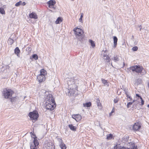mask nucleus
<instances>
[{
	"mask_svg": "<svg viewBox=\"0 0 149 149\" xmlns=\"http://www.w3.org/2000/svg\"><path fill=\"white\" fill-rule=\"evenodd\" d=\"M75 34L77 37L78 38L80 41L82 40L84 37L83 30L78 28H76L73 29Z\"/></svg>",
	"mask_w": 149,
	"mask_h": 149,
	"instance_id": "1",
	"label": "nucleus"
},
{
	"mask_svg": "<svg viewBox=\"0 0 149 149\" xmlns=\"http://www.w3.org/2000/svg\"><path fill=\"white\" fill-rule=\"evenodd\" d=\"M20 52V51L18 47H17L15 49V53L16 54L17 56L18 57H19V54Z\"/></svg>",
	"mask_w": 149,
	"mask_h": 149,
	"instance_id": "15",
	"label": "nucleus"
},
{
	"mask_svg": "<svg viewBox=\"0 0 149 149\" xmlns=\"http://www.w3.org/2000/svg\"><path fill=\"white\" fill-rule=\"evenodd\" d=\"M119 101V100L118 98H116L114 99V102L115 103H117Z\"/></svg>",
	"mask_w": 149,
	"mask_h": 149,
	"instance_id": "38",
	"label": "nucleus"
},
{
	"mask_svg": "<svg viewBox=\"0 0 149 149\" xmlns=\"http://www.w3.org/2000/svg\"><path fill=\"white\" fill-rule=\"evenodd\" d=\"M4 95L5 98H10L13 94V92L10 89L6 90L4 91Z\"/></svg>",
	"mask_w": 149,
	"mask_h": 149,
	"instance_id": "4",
	"label": "nucleus"
},
{
	"mask_svg": "<svg viewBox=\"0 0 149 149\" xmlns=\"http://www.w3.org/2000/svg\"><path fill=\"white\" fill-rule=\"evenodd\" d=\"M0 13L3 15L5 14V11L3 8L0 7Z\"/></svg>",
	"mask_w": 149,
	"mask_h": 149,
	"instance_id": "26",
	"label": "nucleus"
},
{
	"mask_svg": "<svg viewBox=\"0 0 149 149\" xmlns=\"http://www.w3.org/2000/svg\"><path fill=\"white\" fill-rule=\"evenodd\" d=\"M31 149H37V147H35L34 146H32L31 145L30 146Z\"/></svg>",
	"mask_w": 149,
	"mask_h": 149,
	"instance_id": "37",
	"label": "nucleus"
},
{
	"mask_svg": "<svg viewBox=\"0 0 149 149\" xmlns=\"http://www.w3.org/2000/svg\"><path fill=\"white\" fill-rule=\"evenodd\" d=\"M62 21V20L61 17H58L55 22L56 24H58Z\"/></svg>",
	"mask_w": 149,
	"mask_h": 149,
	"instance_id": "21",
	"label": "nucleus"
},
{
	"mask_svg": "<svg viewBox=\"0 0 149 149\" xmlns=\"http://www.w3.org/2000/svg\"><path fill=\"white\" fill-rule=\"evenodd\" d=\"M124 91L125 92V94H126V95L127 97H128V92H127V91L126 89V88L124 89Z\"/></svg>",
	"mask_w": 149,
	"mask_h": 149,
	"instance_id": "36",
	"label": "nucleus"
},
{
	"mask_svg": "<svg viewBox=\"0 0 149 149\" xmlns=\"http://www.w3.org/2000/svg\"><path fill=\"white\" fill-rule=\"evenodd\" d=\"M29 116L30 117L31 120H36L39 116V115L37 111H34L29 113Z\"/></svg>",
	"mask_w": 149,
	"mask_h": 149,
	"instance_id": "2",
	"label": "nucleus"
},
{
	"mask_svg": "<svg viewBox=\"0 0 149 149\" xmlns=\"http://www.w3.org/2000/svg\"><path fill=\"white\" fill-rule=\"evenodd\" d=\"M133 149H137V147H134L133 148Z\"/></svg>",
	"mask_w": 149,
	"mask_h": 149,
	"instance_id": "46",
	"label": "nucleus"
},
{
	"mask_svg": "<svg viewBox=\"0 0 149 149\" xmlns=\"http://www.w3.org/2000/svg\"><path fill=\"white\" fill-rule=\"evenodd\" d=\"M111 65H112V63H111Z\"/></svg>",
	"mask_w": 149,
	"mask_h": 149,
	"instance_id": "53",
	"label": "nucleus"
},
{
	"mask_svg": "<svg viewBox=\"0 0 149 149\" xmlns=\"http://www.w3.org/2000/svg\"><path fill=\"white\" fill-rule=\"evenodd\" d=\"M68 127L71 130L74 131H75L76 130V127L73 126L72 124H70L68 125Z\"/></svg>",
	"mask_w": 149,
	"mask_h": 149,
	"instance_id": "16",
	"label": "nucleus"
},
{
	"mask_svg": "<svg viewBox=\"0 0 149 149\" xmlns=\"http://www.w3.org/2000/svg\"><path fill=\"white\" fill-rule=\"evenodd\" d=\"M96 102H97V105L98 106H100L101 104L100 103V100H97Z\"/></svg>",
	"mask_w": 149,
	"mask_h": 149,
	"instance_id": "33",
	"label": "nucleus"
},
{
	"mask_svg": "<svg viewBox=\"0 0 149 149\" xmlns=\"http://www.w3.org/2000/svg\"><path fill=\"white\" fill-rule=\"evenodd\" d=\"M123 65H125V63H123Z\"/></svg>",
	"mask_w": 149,
	"mask_h": 149,
	"instance_id": "50",
	"label": "nucleus"
},
{
	"mask_svg": "<svg viewBox=\"0 0 149 149\" xmlns=\"http://www.w3.org/2000/svg\"><path fill=\"white\" fill-rule=\"evenodd\" d=\"M46 109L50 111L54 109L56 107L55 102H51L50 103H46Z\"/></svg>",
	"mask_w": 149,
	"mask_h": 149,
	"instance_id": "5",
	"label": "nucleus"
},
{
	"mask_svg": "<svg viewBox=\"0 0 149 149\" xmlns=\"http://www.w3.org/2000/svg\"><path fill=\"white\" fill-rule=\"evenodd\" d=\"M63 147L61 146H60V147L61 148V149H66V147L65 145V146L63 145Z\"/></svg>",
	"mask_w": 149,
	"mask_h": 149,
	"instance_id": "39",
	"label": "nucleus"
},
{
	"mask_svg": "<svg viewBox=\"0 0 149 149\" xmlns=\"http://www.w3.org/2000/svg\"><path fill=\"white\" fill-rule=\"evenodd\" d=\"M132 104L131 102H129L127 103V108H129L130 107V106Z\"/></svg>",
	"mask_w": 149,
	"mask_h": 149,
	"instance_id": "34",
	"label": "nucleus"
},
{
	"mask_svg": "<svg viewBox=\"0 0 149 149\" xmlns=\"http://www.w3.org/2000/svg\"><path fill=\"white\" fill-rule=\"evenodd\" d=\"M22 3V1H20L19 2H17L15 4V6H16L17 7L19 6H20V5Z\"/></svg>",
	"mask_w": 149,
	"mask_h": 149,
	"instance_id": "30",
	"label": "nucleus"
},
{
	"mask_svg": "<svg viewBox=\"0 0 149 149\" xmlns=\"http://www.w3.org/2000/svg\"><path fill=\"white\" fill-rule=\"evenodd\" d=\"M130 69L133 71H135L137 73H141L143 69V68L141 66H133L130 67Z\"/></svg>",
	"mask_w": 149,
	"mask_h": 149,
	"instance_id": "3",
	"label": "nucleus"
},
{
	"mask_svg": "<svg viewBox=\"0 0 149 149\" xmlns=\"http://www.w3.org/2000/svg\"><path fill=\"white\" fill-rule=\"evenodd\" d=\"M114 110L113 109L112 110V111H111V112L110 113V114H109V115H110V116H111V113H113L114 112Z\"/></svg>",
	"mask_w": 149,
	"mask_h": 149,
	"instance_id": "43",
	"label": "nucleus"
},
{
	"mask_svg": "<svg viewBox=\"0 0 149 149\" xmlns=\"http://www.w3.org/2000/svg\"><path fill=\"white\" fill-rule=\"evenodd\" d=\"M29 16L30 18L34 19H36L38 18L37 15L34 12L30 13L29 15Z\"/></svg>",
	"mask_w": 149,
	"mask_h": 149,
	"instance_id": "13",
	"label": "nucleus"
},
{
	"mask_svg": "<svg viewBox=\"0 0 149 149\" xmlns=\"http://www.w3.org/2000/svg\"><path fill=\"white\" fill-rule=\"evenodd\" d=\"M102 54H103V56L104 59L108 60V62L109 61V57L108 56V53L107 50H103L102 51Z\"/></svg>",
	"mask_w": 149,
	"mask_h": 149,
	"instance_id": "7",
	"label": "nucleus"
},
{
	"mask_svg": "<svg viewBox=\"0 0 149 149\" xmlns=\"http://www.w3.org/2000/svg\"><path fill=\"white\" fill-rule=\"evenodd\" d=\"M68 93H70V95H71V93H70V91H69V90H68Z\"/></svg>",
	"mask_w": 149,
	"mask_h": 149,
	"instance_id": "47",
	"label": "nucleus"
},
{
	"mask_svg": "<svg viewBox=\"0 0 149 149\" xmlns=\"http://www.w3.org/2000/svg\"><path fill=\"white\" fill-rule=\"evenodd\" d=\"M135 101H136V100H133L132 102H132V104H133V103L134 102H135Z\"/></svg>",
	"mask_w": 149,
	"mask_h": 149,
	"instance_id": "45",
	"label": "nucleus"
},
{
	"mask_svg": "<svg viewBox=\"0 0 149 149\" xmlns=\"http://www.w3.org/2000/svg\"><path fill=\"white\" fill-rule=\"evenodd\" d=\"M101 80L102 81V83L104 84V86H109L107 80L103 79H102Z\"/></svg>",
	"mask_w": 149,
	"mask_h": 149,
	"instance_id": "22",
	"label": "nucleus"
},
{
	"mask_svg": "<svg viewBox=\"0 0 149 149\" xmlns=\"http://www.w3.org/2000/svg\"><path fill=\"white\" fill-rule=\"evenodd\" d=\"M91 105V102H88L83 104V106L84 107H90Z\"/></svg>",
	"mask_w": 149,
	"mask_h": 149,
	"instance_id": "20",
	"label": "nucleus"
},
{
	"mask_svg": "<svg viewBox=\"0 0 149 149\" xmlns=\"http://www.w3.org/2000/svg\"><path fill=\"white\" fill-rule=\"evenodd\" d=\"M73 83V81H71L70 80H68L67 81V84L69 86L72 84Z\"/></svg>",
	"mask_w": 149,
	"mask_h": 149,
	"instance_id": "31",
	"label": "nucleus"
},
{
	"mask_svg": "<svg viewBox=\"0 0 149 149\" xmlns=\"http://www.w3.org/2000/svg\"><path fill=\"white\" fill-rule=\"evenodd\" d=\"M45 77L44 76H42L40 74H39L37 76V79L38 80V81L40 82L44 81L45 80Z\"/></svg>",
	"mask_w": 149,
	"mask_h": 149,
	"instance_id": "11",
	"label": "nucleus"
},
{
	"mask_svg": "<svg viewBox=\"0 0 149 149\" xmlns=\"http://www.w3.org/2000/svg\"><path fill=\"white\" fill-rule=\"evenodd\" d=\"M127 98H128L130 99V100H129V101H131L132 100L131 97L130 96H129L128 95V97Z\"/></svg>",
	"mask_w": 149,
	"mask_h": 149,
	"instance_id": "42",
	"label": "nucleus"
},
{
	"mask_svg": "<svg viewBox=\"0 0 149 149\" xmlns=\"http://www.w3.org/2000/svg\"><path fill=\"white\" fill-rule=\"evenodd\" d=\"M138 49V47L137 46H134L132 48V50L134 52L136 51Z\"/></svg>",
	"mask_w": 149,
	"mask_h": 149,
	"instance_id": "29",
	"label": "nucleus"
},
{
	"mask_svg": "<svg viewBox=\"0 0 149 149\" xmlns=\"http://www.w3.org/2000/svg\"><path fill=\"white\" fill-rule=\"evenodd\" d=\"M120 60V57L118 56H114L113 57V61L114 62H117Z\"/></svg>",
	"mask_w": 149,
	"mask_h": 149,
	"instance_id": "19",
	"label": "nucleus"
},
{
	"mask_svg": "<svg viewBox=\"0 0 149 149\" xmlns=\"http://www.w3.org/2000/svg\"><path fill=\"white\" fill-rule=\"evenodd\" d=\"M83 16H84L83 14V13H81V16H80V18L79 19V22H82V23L83 22V21H82V18L83 17Z\"/></svg>",
	"mask_w": 149,
	"mask_h": 149,
	"instance_id": "27",
	"label": "nucleus"
},
{
	"mask_svg": "<svg viewBox=\"0 0 149 149\" xmlns=\"http://www.w3.org/2000/svg\"><path fill=\"white\" fill-rule=\"evenodd\" d=\"M136 96L139 97L140 99H141L142 97L141 96H140L138 94H136Z\"/></svg>",
	"mask_w": 149,
	"mask_h": 149,
	"instance_id": "41",
	"label": "nucleus"
},
{
	"mask_svg": "<svg viewBox=\"0 0 149 149\" xmlns=\"http://www.w3.org/2000/svg\"><path fill=\"white\" fill-rule=\"evenodd\" d=\"M1 66V71L2 72H3L4 71V70L5 69V68L3 66Z\"/></svg>",
	"mask_w": 149,
	"mask_h": 149,
	"instance_id": "32",
	"label": "nucleus"
},
{
	"mask_svg": "<svg viewBox=\"0 0 149 149\" xmlns=\"http://www.w3.org/2000/svg\"><path fill=\"white\" fill-rule=\"evenodd\" d=\"M56 2L53 0H50L47 2V4L49 5V7L50 8H53L55 9L54 7V5L55 4Z\"/></svg>",
	"mask_w": 149,
	"mask_h": 149,
	"instance_id": "9",
	"label": "nucleus"
},
{
	"mask_svg": "<svg viewBox=\"0 0 149 149\" xmlns=\"http://www.w3.org/2000/svg\"><path fill=\"white\" fill-rule=\"evenodd\" d=\"M33 135L34 136L33 138L34 139L33 140L34 145L33 146H35V147H36V146L39 145V143L38 141L37 140V137L35 135L33 134Z\"/></svg>",
	"mask_w": 149,
	"mask_h": 149,
	"instance_id": "12",
	"label": "nucleus"
},
{
	"mask_svg": "<svg viewBox=\"0 0 149 149\" xmlns=\"http://www.w3.org/2000/svg\"><path fill=\"white\" fill-rule=\"evenodd\" d=\"M141 28H140V30H141Z\"/></svg>",
	"mask_w": 149,
	"mask_h": 149,
	"instance_id": "52",
	"label": "nucleus"
},
{
	"mask_svg": "<svg viewBox=\"0 0 149 149\" xmlns=\"http://www.w3.org/2000/svg\"><path fill=\"white\" fill-rule=\"evenodd\" d=\"M112 135L111 134H110L108 135L107 138L108 139H110L112 138Z\"/></svg>",
	"mask_w": 149,
	"mask_h": 149,
	"instance_id": "28",
	"label": "nucleus"
},
{
	"mask_svg": "<svg viewBox=\"0 0 149 149\" xmlns=\"http://www.w3.org/2000/svg\"><path fill=\"white\" fill-rule=\"evenodd\" d=\"M133 37H134L133 36H132V38H133Z\"/></svg>",
	"mask_w": 149,
	"mask_h": 149,
	"instance_id": "51",
	"label": "nucleus"
},
{
	"mask_svg": "<svg viewBox=\"0 0 149 149\" xmlns=\"http://www.w3.org/2000/svg\"><path fill=\"white\" fill-rule=\"evenodd\" d=\"M11 101L12 102H13V99H11Z\"/></svg>",
	"mask_w": 149,
	"mask_h": 149,
	"instance_id": "49",
	"label": "nucleus"
},
{
	"mask_svg": "<svg viewBox=\"0 0 149 149\" xmlns=\"http://www.w3.org/2000/svg\"><path fill=\"white\" fill-rule=\"evenodd\" d=\"M141 126L139 123H134L133 127V129L134 131H137L140 129Z\"/></svg>",
	"mask_w": 149,
	"mask_h": 149,
	"instance_id": "8",
	"label": "nucleus"
},
{
	"mask_svg": "<svg viewBox=\"0 0 149 149\" xmlns=\"http://www.w3.org/2000/svg\"><path fill=\"white\" fill-rule=\"evenodd\" d=\"M13 40L11 38H9L8 40V43L10 44V45H12L13 43Z\"/></svg>",
	"mask_w": 149,
	"mask_h": 149,
	"instance_id": "25",
	"label": "nucleus"
},
{
	"mask_svg": "<svg viewBox=\"0 0 149 149\" xmlns=\"http://www.w3.org/2000/svg\"><path fill=\"white\" fill-rule=\"evenodd\" d=\"M141 105H143L144 104V101L143 100L142 98H141Z\"/></svg>",
	"mask_w": 149,
	"mask_h": 149,
	"instance_id": "40",
	"label": "nucleus"
},
{
	"mask_svg": "<svg viewBox=\"0 0 149 149\" xmlns=\"http://www.w3.org/2000/svg\"><path fill=\"white\" fill-rule=\"evenodd\" d=\"M31 49L30 47H28L26 49V51L27 50L29 52H30L31 51Z\"/></svg>",
	"mask_w": 149,
	"mask_h": 149,
	"instance_id": "35",
	"label": "nucleus"
},
{
	"mask_svg": "<svg viewBox=\"0 0 149 149\" xmlns=\"http://www.w3.org/2000/svg\"><path fill=\"white\" fill-rule=\"evenodd\" d=\"M72 118L74 119L77 122L79 121L81 119V115L78 114L72 115Z\"/></svg>",
	"mask_w": 149,
	"mask_h": 149,
	"instance_id": "10",
	"label": "nucleus"
},
{
	"mask_svg": "<svg viewBox=\"0 0 149 149\" xmlns=\"http://www.w3.org/2000/svg\"><path fill=\"white\" fill-rule=\"evenodd\" d=\"M32 57L33 59L35 60H36L38 58V56L36 54H34L33 55Z\"/></svg>",
	"mask_w": 149,
	"mask_h": 149,
	"instance_id": "24",
	"label": "nucleus"
},
{
	"mask_svg": "<svg viewBox=\"0 0 149 149\" xmlns=\"http://www.w3.org/2000/svg\"><path fill=\"white\" fill-rule=\"evenodd\" d=\"M148 87H149V83H148Z\"/></svg>",
	"mask_w": 149,
	"mask_h": 149,
	"instance_id": "48",
	"label": "nucleus"
},
{
	"mask_svg": "<svg viewBox=\"0 0 149 149\" xmlns=\"http://www.w3.org/2000/svg\"><path fill=\"white\" fill-rule=\"evenodd\" d=\"M113 47L115 48L117 45L118 38L116 36H113Z\"/></svg>",
	"mask_w": 149,
	"mask_h": 149,
	"instance_id": "14",
	"label": "nucleus"
},
{
	"mask_svg": "<svg viewBox=\"0 0 149 149\" xmlns=\"http://www.w3.org/2000/svg\"><path fill=\"white\" fill-rule=\"evenodd\" d=\"M40 74L42 76H45L47 74L46 71L43 69H42L40 70Z\"/></svg>",
	"mask_w": 149,
	"mask_h": 149,
	"instance_id": "17",
	"label": "nucleus"
},
{
	"mask_svg": "<svg viewBox=\"0 0 149 149\" xmlns=\"http://www.w3.org/2000/svg\"><path fill=\"white\" fill-rule=\"evenodd\" d=\"M22 4L23 6H24L26 5V3L24 2H23L22 3Z\"/></svg>",
	"mask_w": 149,
	"mask_h": 149,
	"instance_id": "44",
	"label": "nucleus"
},
{
	"mask_svg": "<svg viewBox=\"0 0 149 149\" xmlns=\"http://www.w3.org/2000/svg\"><path fill=\"white\" fill-rule=\"evenodd\" d=\"M46 101V103H50L51 102H55L53 96L51 94L47 95L45 99Z\"/></svg>",
	"mask_w": 149,
	"mask_h": 149,
	"instance_id": "6",
	"label": "nucleus"
},
{
	"mask_svg": "<svg viewBox=\"0 0 149 149\" xmlns=\"http://www.w3.org/2000/svg\"><path fill=\"white\" fill-rule=\"evenodd\" d=\"M58 141L60 143V146H61L63 147V145L64 146H65V144L63 143V140L59 138H58Z\"/></svg>",
	"mask_w": 149,
	"mask_h": 149,
	"instance_id": "18",
	"label": "nucleus"
},
{
	"mask_svg": "<svg viewBox=\"0 0 149 149\" xmlns=\"http://www.w3.org/2000/svg\"><path fill=\"white\" fill-rule=\"evenodd\" d=\"M89 42L91 44V46L92 47H94L95 45L94 42L92 40H89Z\"/></svg>",
	"mask_w": 149,
	"mask_h": 149,
	"instance_id": "23",
	"label": "nucleus"
}]
</instances>
